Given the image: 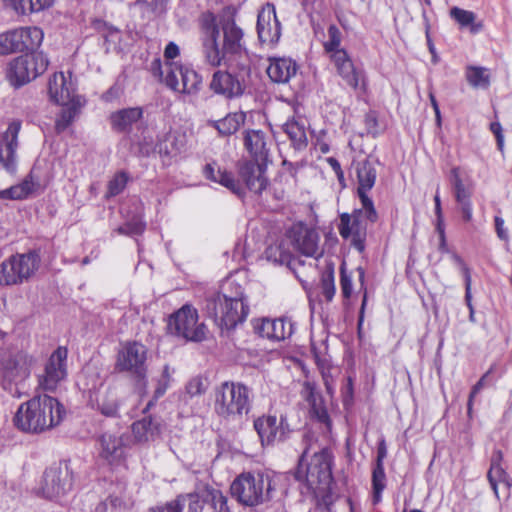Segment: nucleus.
<instances>
[{
  "label": "nucleus",
  "mask_w": 512,
  "mask_h": 512,
  "mask_svg": "<svg viewBox=\"0 0 512 512\" xmlns=\"http://www.w3.org/2000/svg\"><path fill=\"white\" fill-rule=\"evenodd\" d=\"M199 40L204 62L211 67H230L237 59L246 56L244 32L234 18L217 20L212 12L199 17Z\"/></svg>",
  "instance_id": "obj_1"
},
{
  "label": "nucleus",
  "mask_w": 512,
  "mask_h": 512,
  "mask_svg": "<svg viewBox=\"0 0 512 512\" xmlns=\"http://www.w3.org/2000/svg\"><path fill=\"white\" fill-rule=\"evenodd\" d=\"M287 488V476L273 470L239 474L230 486L231 495L243 506L256 507L273 500Z\"/></svg>",
  "instance_id": "obj_2"
},
{
  "label": "nucleus",
  "mask_w": 512,
  "mask_h": 512,
  "mask_svg": "<svg viewBox=\"0 0 512 512\" xmlns=\"http://www.w3.org/2000/svg\"><path fill=\"white\" fill-rule=\"evenodd\" d=\"M64 415L65 409L56 398L36 395L19 406L14 424L21 431L38 434L59 425Z\"/></svg>",
  "instance_id": "obj_3"
},
{
  "label": "nucleus",
  "mask_w": 512,
  "mask_h": 512,
  "mask_svg": "<svg viewBox=\"0 0 512 512\" xmlns=\"http://www.w3.org/2000/svg\"><path fill=\"white\" fill-rule=\"evenodd\" d=\"M206 310L216 323L226 329L243 322L249 313L242 287L230 280L223 284L222 292L207 299Z\"/></svg>",
  "instance_id": "obj_4"
},
{
  "label": "nucleus",
  "mask_w": 512,
  "mask_h": 512,
  "mask_svg": "<svg viewBox=\"0 0 512 512\" xmlns=\"http://www.w3.org/2000/svg\"><path fill=\"white\" fill-rule=\"evenodd\" d=\"M341 32L335 25L328 28V40L324 42V49L330 54L338 75L347 86L355 91L365 93L367 78L363 68L354 64L346 50L340 48Z\"/></svg>",
  "instance_id": "obj_5"
},
{
  "label": "nucleus",
  "mask_w": 512,
  "mask_h": 512,
  "mask_svg": "<svg viewBox=\"0 0 512 512\" xmlns=\"http://www.w3.org/2000/svg\"><path fill=\"white\" fill-rule=\"evenodd\" d=\"M332 454L327 448L310 455V448H306L299 461L295 478L304 482L309 489L325 490L332 481Z\"/></svg>",
  "instance_id": "obj_6"
},
{
  "label": "nucleus",
  "mask_w": 512,
  "mask_h": 512,
  "mask_svg": "<svg viewBox=\"0 0 512 512\" xmlns=\"http://www.w3.org/2000/svg\"><path fill=\"white\" fill-rule=\"evenodd\" d=\"M251 409L249 388L240 383L225 381L215 389L214 411L222 419L237 420Z\"/></svg>",
  "instance_id": "obj_7"
},
{
  "label": "nucleus",
  "mask_w": 512,
  "mask_h": 512,
  "mask_svg": "<svg viewBox=\"0 0 512 512\" xmlns=\"http://www.w3.org/2000/svg\"><path fill=\"white\" fill-rule=\"evenodd\" d=\"M147 356V347L138 341L123 343L116 355L115 369L134 377L140 394L147 389Z\"/></svg>",
  "instance_id": "obj_8"
},
{
  "label": "nucleus",
  "mask_w": 512,
  "mask_h": 512,
  "mask_svg": "<svg viewBox=\"0 0 512 512\" xmlns=\"http://www.w3.org/2000/svg\"><path fill=\"white\" fill-rule=\"evenodd\" d=\"M368 206L361 204L352 213H342L339 216L338 232L340 236L350 242L359 252L365 250L367 230L369 224H374L378 220V213L374 208V215L370 214Z\"/></svg>",
  "instance_id": "obj_9"
},
{
  "label": "nucleus",
  "mask_w": 512,
  "mask_h": 512,
  "mask_svg": "<svg viewBox=\"0 0 512 512\" xmlns=\"http://www.w3.org/2000/svg\"><path fill=\"white\" fill-rule=\"evenodd\" d=\"M39 264L40 257L34 251L9 257L0 264V285L22 284L34 275Z\"/></svg>",
  "instance_id": "obj_10"
},
{
  "label": "nucleus",
  "mask_w": 512,
  "mask_h": 512,
  "mask_svg": "<svg viewBox=\"0 0 512 512\" xmlns=\"http://www.w3.org/2000/svg\"><path fill=\"white\" fill-rule=\"evenodd\" d=\"M48 66L49 59L43 52L27 53L10 62L8 78L12 85L19 87L43 74Z\"/></svg>",
  "instance_id": "obj_11"
},
{
  "label": "nucleus",
  "mask_w": 512,
  "mask_h": 512,
  "mask_svg": "<svg viewBox=\"0 0 512 512\" xmlns=\"http://www.w3.org/2000/svg\"><path fill=\"white\" fill-rule=\"evenodd\" d=\"M171 334L187 341L200 342L206 337V327L198 322V312L190 304L183 305L168 320Z\"/></svg>",
  "instance_id": "obj_12"
},
{
  "label": "nucleus",
  "mask_w": 512,
  "mask_h": 512,
  "mask_svg": "<svg viewBox=\"0 0 512 512\" xmlns=\"http://www.w3.org/2000/svg\"><path fill=\"white\" fill-rule=\"evenodd\" d=\"M33 357L23 351H11L0 357V381L5 389L25 381L31 373Z\"/></svg>",
  "instance_id": "obj_13"
},
{
  "label": "nucleus",
  "mask_w": 512,
  "mask_h": 512,
  "mask_svg": "<svg viewBox=\"0 0 512 512\" xmlns=\"http://www.w3.org/2000/svg\"><path fill=\"white\" fill-rule=\"evenodd\" d=\"M73 473L67 462H59L46 469L40 490L47 499L65 495L72 487Z\"/></svg>",
  "instance_id": "obj_14"
},
{
  "label": "nucleus",
  "mask_w": 512,
  "mask_h": 512,
  "mask_svg": "<svg viewBox=\"0 0 512 512\" xmlns=\"http://www.w3.org/2000/svg\"><path fill=\"white\" fill-rule=\"evenodd\" d=\"M287 239L294 250L301 255L315 259L323 255L318 232L303 223L293 224L287 231Z\"/></svg>",
  "instance_id": "obj_15"
},
{
  "label": "nucleus",
  "mask_w": 512,
  "mask_h": 512,
  "mask_svg": "<svg viewBox=\"0 0 512 512\" xmlns=\"http://www.w3.org/2000/svg\"><path fill=\"white\" fill-rule=\"evenodd\" d=\"M67 355L65 347H58L48 358L43 374L39 375V386L46 391H54L67 376Z\"/></svg>",
  "instance_id": "obj_16"
},
{
  "label": "nucleus",
  "mask_w": 512,
  "mask_h": 512,
  "mask_svg": "<svg viewBox=\"0 0 512 512\" xmlns=\"http://www.w3.org/2000/svg\"><path fill=\"white\" fill-rule=\"evenodd\" d=\"M254 428L263 446L283 441L289 433V424L283 416L279 420L272 415L258 417L254 420Z\"/></svg>",
  "instance_id": "obj_17"
},
{
  "label": "nucleus",
  "mask_w": 512,
  "mask_h": 512,
  "mask_svg": "<svg viewBox=\"0 0 512 512\" xmlns=\"http://www.w3.org/2000/svg\"><path fill=\"white\" fill-rule=\"evenodd\" d=\"M258 38L263 44L274 45L281 37V24L277 18L275 6L266 3L257 16Z\"/></svg>",
  "instance_id": "obj_18"
},
{
  "label": "nucleus",
  "mask_w": 512,
  "mask_h": 512,
  "mask_svg": "<svg viewBox=\"0 0 512 512\" xmlns=\"http://www.w3.org/2000/svg\"><path fill=\"white\" fill-rule=\"evenodd\" d=\"M227 68L226 71L218 70L213 74L210 89L216 94L232 99L243 94L244 79L239 73L232 71V65Z\"/></svg>",
  "instance_id": "obj_19"
},
{
  "label": "nucleus",
  "mask_w": 512,
  "mask_h": 512,
  "mask_svg": "<svg viewBox=\"0 0 512 512\" xmlns=\"http://www.w3.org/2000/svg\"><path fill=\"white\" fill-rule=\"evenodd\" d=\"M49 98L55 104L69 103L74 99H83L76 93V82L68 72L54 73L48 81Z\"/></svg>",
  "instance_id": "obj_20"
},
{
  "label": "nucleus",
  "mask_w": 512,
  "mask_h": 512,
  "mask_svg": "<svg viewBox=\"0 0 512 512\" xmlns=\"http://www.w3.org/2000/svg\"><path fill=\"white\" fill-rule=\"evenodd\" d=\"M355 170L357 174L358 188L357 194L361 204L368 206L369 212L374 215V202L368 196L376 181L377 171L373 162L368 159L359 161L355 164Z\"/></svg>",
  "instance_id": "obj_21"
},
{
  "label": "nucleus",
  "mask_w": 512,
  "mask_h": 512,
  "mask_svg": "<svg viewBox=\"0 0 512 512\" xmlns=\"http://www.w3.org/2000/svg\"><path fill=\"white\" fill-rule=\"evenodd\" d=\"M21 130L20 121H12L2 135L4 149H0V163L10 174L17 170L16 150L18 148V135Z\"/></svg>",
  "instance_id": "obj_22"
},
{
  "label": "nucleus",
  "mask_w": 512,
  "mask_h": 512,
  "mask_svg": "<svg viewBox=\"0 0 512 512\" xmlns=\"http://www.w3.org/2000/svg\"><path fill=\"white\" fill-rule=\"evenodd\" d=\"M255 332L271 341H283L294 332V324L288 319H258L254 322Z\"/></svg>",
  "instance_id": "obj_23"
},
{
  "label": "nucleus",
  "mask_w": 512,
  "mask_h": 512,
  "mask_svg": "<svg viewBox=\"0 0 512 512\" xmlns=\"http://www.w3.org/2000/svg\"><path fill=\"white\" fill-rule=\"evenodd\" d=\"M238 173L251 192L261 194L266 189L268 180L265 176V167L257 160L241 163Z\"/></svg>",
  "instance_id": "obj_24"
},
{
  "label": "nucleus",
  "mask_w": 512,
  "mask_h": 512,
  "mask_svg": "<svg viewBox=\"0 0 512 512\" xmlns=\"http://www.w3.org/2000/svg\"><path fill=\"white\" fill-rule=\"evenodd\" d=\"M203 174L206 179L222 185L237 196L244 195V189L240 182L234 178L231 172L221 169L216 162L206 164Z\"/></svg>",
  "instance_id": "obj_25"
},
{
  "label": "nucleus",
  "mask_w": 512,
  "mask_h": 512,
  "mask_svg": "<svg viewBox=\"0 0 512 512\" xmlns=\"http://www.w3.org/2000/svg\"><path fill=\"white\" fill-rule=\"evenodd\" d=\"M301 396L308 402L311 413L317 418V420L326 424L327 427H330L331 423L327 409L323 405L322 397L317 391L315 383L305 381L302 384Z\"/></svg>",
  "instance_id": "obj_26"
},
{
  "label": "nucleus",
  "mask_w": 512,
  "mask_h": 512,
  "mask_svg": "<svg viewBox=\"0 0 512 512\" xmlns=\"http://www.w3.org/2000/svg\"><path fill=\"white\" fill-rule=\"evenodd\" d=\"M99 455L109 464L119 462L124 455L122 438L113 434L104 433L99 438Z\"/></svg>",
  "instance_id": "obj_27"
},
{
  "label": "nucleus",
  "mask_w": 512,
  "mask_h": 512,
  "mask_svg": "<svg viewBox=\"0 0 512 512\" xmlns=\"http://www.w3.org/2000/svg\"><path fill=\"white\" fill-rule=\"evenodd\" d=\"M297 72V65L291 58H272L267 68L269 78L275 83H287Z\"/></svg>",
  "instance_id": "obj_28"
},
{
  "label": "nucleus",
  "mask_w": 512,
  "mask_h": 512,
  "mask_svg": "<svg viewBox=\"0 0 512 512\" xmlns=\"http://www.w3.org/2000/svg\"><path fill=\"white\" fill-rule=\"evenodd\" d=\"M143 116L140 107H130L118 110L110 115V123L113 130L117 132H129L133 124Z\"/></svg>",
  "instance_id": "obj_29"
},
{
  "label": "nucleus",
  "mask_w": 512,
  "mask_h": 512,
  "mask_svg": "<svg viewBox=\"0 0 512 512\" xmlns=\"http://www.w3.org/2000/svg\"><path fill=\"white\" fill-rule=\"evenodd\" d=\"M14 33L19 47V52L38 48L44 38L42 29L35 26L14 29Z\"/></svg>",
  "instance_id": "obj_30"
},
{
  "label": "nucleus",
  "mask_w": 512,
  "mask_h": 512,
  "mask_svg": "<svg viewBox=\"0 0 512 512\" xmlns=\"http://www.w3.org/2000/svg\"><path fill=\"white\" fill-rule=\"evenodd\" d=\"M182 67L183 65L178 63H167L164 64V69H162L161 61L159 59L155 60L152 65L154 74H159L162 82L171 90L177 92H179L181 87L179 70L182 69Z\"/></svg>",
  "instance_id": "obj_31"
},
{
  "label": "nucleus",
  "mask_w": 512,
  "mask_h": 512,
  "mask_svg": "<svg viewBox=\"0 0 512 512\" xmlns=\"http://www.w3.org/2000/svg\"><path fill=\"white\" fill-rule=\"evenodd\" d=\"M244 144L250 154L257 160H265L268 148L265 133L261 130H249L244 137Z\"/></svg>",
  "instance_id": "obj_32"
},
{
  "label": "nucleus",
  "mask_w": 512,
  "mask_h": 512,
  "mask_svg": "<svg viewBox=\"0 0 512 512\" xmlns=\"http://www.w3.org/2000/svg\"><path fill=\"white\" fill-rule=\"evenodd\" d=\"M501 452H497L496 458L492 460L491 467L488 471V480L491 485V488L494 491L495 496L499 499V491L498 486L503 485L506 495H509V490L511 487V482L508 474L504 470V468L500 464Z\"/></svg>",
  "instance_id": "obj_33"
},
{
  "label": "nucleus",
  "mask_w": 512,
  "mask_h": 512,
  "mask_svg": "<svg viewBox=\"0 0 512 512\" xmlns=\"http://www.w3.org/2000/svg\"><path fill=\"white\" fill-rule=\"evenodd\" d=\"M246 115L244 112L227 114L220 120L209 121V125L215 128L223 136L232 135L244 124Z\"/></svg>",
  "instance_id": "obj_34"
},
{
  "label": "nucleus",
  "mask_w": 512,
  "mask_h": 512,
  "mask_svg": "<svg viewBox=\"0 0 512 512\" xmlns=\"http://www.w3.org/2000/svg\"><path fill=\"white\" fill-rule=\"evenodd\" d=\"M132 434L138 443L153 441L159 435V426L150 417H145L132 424Z\"/></svg>",
  "instance_id": "obj_35"
},
{
  "label": "nucleus",
  "mask_w": 512,
  "mask_h": 512,
  "mask_svg": "<svg viewBox=\"0 0 512 512\" xmlns=\"http://www.w3.org/2000/svg\"><path fill=\"white\" fill-rule=\"evenodd\" d=\"M59 105L63 108L56 118L55 129L58 133H61L66 130L74 121L75 117L80 112L81 107L84 105V100L74 99L69 103H63Z\"/></svg>",
  "instance_id": "obj_36"
},
{
  "label": "nucleus",
  "mask_w": 512,
  "mask_h": 512,
  "mask_svg": "<svg viewBox=\"0 0 512 512\" xmlns=\"http://www.w3.org/2000/svg\"><path fill=\"white\" fill-rule=\"evenodd\" d=\"M179 75L181 79L179 92L189 96L197 95L202 87V77L188 66H183L179 70Z\"/></svg>",
  "instance_id": "obj_37"
},
{
  "label": "nucleus",
  "mask_w": 512,
  "mask_h": 512,
  "mask_svg": "<svg viewBox=\"0 0 512 512\" xmlns=\"http://www.w3.org/2000/svg\"><path fill=\"white\" fill-rule=\"evenodd\" d=\"M465 78L474 89H488L491 82L490 70L486 67L468 65L465 68Z\"/></svg>",
  "instance_id": "obj_38"
},
{
  "label": "nucleus",
  "mask_w": 512,
  "mask_h": 512,
  "mask_svg": "<svg viewBox=\"0 0 512 512\" xmlns=\"http://www.w3.org/2000/svg\"><path fill=\"white\" fill-rule=\"evenodd\" d=\"M283 129L296 149L300 150L306 147L307 135L303 121L300 122L295 119L288 120L284 124Z\"/></svg>",
  "instance_id": "obj_39"
},
{
  "label": "nucleus",
  "mask_w": 512,
  "mask_h": 512,
  "mask_svg": "<svg viewBox=\"0 0 512 512\" xmlns=\"http://www.w3.org/2000/svg\"><path fill=\"white\" fill-rule=\"evenodd\" d=\"M96 408L106 417H116L119 410L118 397L113 390L100 393L96 399Z\"/></svg>",
  "instance_id": "obj_40"
},
{
  "label": "nucleus",
  "mask_w": 512,
  "mask_h": 512,
  "mask_svg": "<svg viewBox=\"0 0 512 512\" xmlns=\"http://www.w3.org/2000/svg\"><path fill=\"white\" fill-rule=\"evenodd\" d=\"M450 16L454 19L461 27H470V32L476 34L483 29L482 22H475L476 15L474 12L464 10L459 7H453L450 10Z\"/></svg>",
  "instance_id": "obj_41"
},
{
  "label": "nucleus",
  "mask_w": 512,
  "mask_h": 512,
  "mask_svg": "<svg viewBox=\"0 0 512 512\" xmlns=\"http://www.w3.org/2000/svg\"><path fill=\"white\" fill-rule=\"evenodd\" d=\"M35 188L32 177L29 176L20 184L11 186L8 189L0 190V199L21 200L30 195Z\"/></svg>",
  "instance_id": "obj_42"
},
{
  "label": "nucleus",
  "mask_w": 512,
  "mask_h": 512,
  "mask_svg": "<svg viewBox=\"0 0 512 512\" xmlns=\"http://www.w3.org/2000/svg\"><path fill=\"white\" fill-rule=\"evenodd\" d=\"M167 0H136L135 7H138L143 16L148 18L156 17L166 12Z\"/></svg>",
  "instance_id": "obj_43"
},
{
  "label": "nucleus",
  "mask_w": 512,
  "mask_h": 512,
  "mask_svg": "<svg viewBox=\"0 0 512 512\" xmlns=\"http://www.w3.org/2000/svg\"><path fill=\"white\" fill-rule=\"evenodd\" d=\"M206 501L213 509V512H231L227 496L218 489L208 490Z\"/></svg>",
  "instance_id": "obj_44"
},
{
  "label": "nucleus",
  "mask_w": 512,
  "mask_h": 512,
  "mask_svg": "<svg viewBox=\"0 0 512 512\" xmlns=\"http://www.w3.org/2000/svg\"><path fill=\"white\" fill-rule=\"evenodd\" d=\"M385 471L383 463H376L372 473V485H373V503L377 504L381 500V494L385 488Z\"/></svg>",
  "instance_id": "obj_45"
},
{
  "label": "nucleus",
  "mask_w": 512,
  "mask_h": 512,
  "mask_svg": "<svg viewBox=\"0 0 512 512\" xmlns=\"http://www.w3.org/2000/svg\"><path fill=\"white\" fill-rule=\"evenodd\" d=\"M128 175L124 171L116 173L108 183L107 197H114L120 194L126 187Z\"/></svg>",
  "instance_id": "obj_46"
},
{
  "label": "nucleus",
  "mask_w": 512,
  "mask_h": 512,
  "mask_svg": "<svg viewBox=\"0 0 512 512\" xmlns=\"http://www.w3.org/2000/svg\"><path fill=\"white\" fill-rule=\"evenodd\" d=\"M335 292L334 271L333 269H328L321 277V293L327 301H331Z\"/></svg>",
  "instance_id": "obj_47"
},
{
  "label": "nucleus",
  "mask_w": 512,
  "mask_h": 512,
  "mask_svg": "<svg viewBox=\"0 0 512 512\" xmlns=\"http://www.w3.org/2000/svg\"><path fill=\"white\" fill-rule=\"evenodd\" d=\"M19 51L14 30L0 34V55H7Z\"/></svg>",
  "instance_id": "obj_48"
},
{
  "label": "nucleus",
  "mask_w": 512,
  "mask_h": 512,
  "mask_svg": "<svg viewBox=\"0 0 512 512\" xmlns=\"http://www.w3.org/2000/svg\"><path fill=\"white\" fill-rule=\"evenodd\" d=\"M146 224L141 217L134 218L132 221L119 227L117 231L124 235H139L145 230Z\"/></svg>",
  "instance_id": "obj_49"
},
{
  "label": "nucleus",
  "mask_w": 512,
  "mask_h": 512,
  "mask_svg": "<svg viewBox=\"0 0 512 512\" xmlns=\"http://www.w3.org/2000/svg\"><path fill=\"white\" fill-rule=\"evenodd\" d=\"M340 274L341 293L344 298L349 299L352 295V277L347 273L344 264L340 268Z\"/></svg>",
  "instance_id": "obj_50"
},
{
  "label": "nucleus",
  "mask_w": 512,
  "mask_h": 512,
  "mask_svg": "<svg viewBox=\"0 0 512 512\" xmlns=\"http://www.w3.org/2000/svg\"><path fill=\"white\" fill-rule=\"evenodd\" d=\"M206 390L205 383L201 377L192 378L186 385V393L190 397H195L203 394Z\"/></svg>",
  "instance_id": "obj_51"
},
{
  "label": "nucleus",
  "mask_w": 512,
  "mask_h": 512,
  "mask_svg": "<svg viewBox=\"0 0 512 512\" xmlns=\"http://www.w3.org/2000/svg\"><path fill=\"white\" fill-rule=\"evenodd\" d=\"M55 0H28V7L25 14L39 12L53 5Z\"/></svg>",
  "instance_id": "obj_52"
},
{
  "label": "nucleus",
  "mask_w": 512,
  "mask_h": 512,
  "mask_svg": "<svg viewBox=\"0 0 512 512\" xmlns=\"http://www.w3.org/2000/svg\"><path fill=\"white\" fill-rule=\"evenodd\" d=\"M434 202H435V214L437 217V230L441 234L442 237V247L445 246L444 242V229H443V215H442V208H441V200L439 193L437 192L434 196Z\"/></svg>",
  "instance_id": "obj_53"
},
{
  "label": "nucleus",
  "mask_w": 512,
  "mask_h": 512,
  "mask_svg": "<svg viewBox=\"0 0 512 512\" xmlns=\"http://www.w3.org/2000/svg\"><path fill=\"white\" fill-rule=\"evenodd\" d=\"M471 277L467 275L466 277V287H465V302L469 309V320L472 323L476 322L475 319V310L472 304V294H471Z\"/></svg>",
  "instance_id": "obj_54"
},
{
  "label": "nucleus",
  "mask_w": 512,
  "mask_h": 512,
  "mask_svg": "<svg viewBox=\"0 0 512 512\" xmlns=\"http://www.w3.org/2000/svg\"><path fill=\"white\" fill-rule=\"evenodd\" d=\"M180 54V49L178 45L174 42H169L164 50V58L165 64L167 63H176L174 59L178 57Z\"/></svg>",
  "instance_id": "obj_55"
},
{
  "label": "nucleus",
  "mask_w": 512,
  "mask_h": 512,
  "mask_svg": "<svg viewBox=\"0 0 512 512\" xmlns=\"http://www.w3.org/2000/svg\"><path fill=\"white\" fill-rule=\"evenodd\" d=\"M457 202H463L470 199V192L465 188L463 181H457L453 186Z\"/></svg>",
  "instance_id": "obj_56"
},
{
  "label": "nucleus",
  "mask_w": 512,
  "mask_h": 512,
  "mask_svg": "<svg viewBox=\"0 0 512 512\" xmlns=\"http://www.w3.org/2000/svg\"><path fill=\"white\" fill-rule=\"evenodd\" d=\"M494 223H495V230H496L497 236L501 240L507 241L509 239V235H508L507 229L505 228V221H504V219L502 217H500V216H495L494 217Z\"/></svg>",
  "instance_id": "obj_57"
},
{
  "label": "nucleus",
  "mask_w": 512,
  "mask_h": 512,
  "mask_svg": "<svg viewBox=\"0 0 512 512\" xmlns=\"http://www.w3.org/2000/svg\"><path fill=\"white\" fill-rule=\"evenodd\" d=\"M484 379H485V375L471 389V392H470V395H469V399H468V403H467L468 414H470L471 411H472L474 398L476 397V395L484 387Z\"/></svg>",
  "instance_id": "obj_58"
},
{
  "label": "nucleus",
  "mask_w": 512,
  "mask_h": 512,
  "mask_svg": "<svg viewBox=\"0 0 512 512\" xmlns=\"http://www.w3.org/2000/svg\"><path fill=\"white\" fill-rule=\"evenodd\" d=\"M490 130L496 137L498 148L502 150L504 146V136L501 124L499 122H492L490 124Z\"/></svg>",
  "instance_id": "obj_59"
},
{
  "label": "nucleus",
  "mask_w": 512,
  "mask_h": 512,
  "mask_svg": "<svg viewBox=\"0 0 512 512\" xmlns=\"http://www.w3.org/2000/svg\"><path fill=\"white\" fill-rule=\"evenodd\" d=\"M6 5L12 7L17 13L25 14L28 6V0H3Z\"/></svg>",
  "instance_id": "obj_60"
},
{
  "label": "nucleus",
  "mask_w": 512,
  "mask_h": 512,
  "mask_svg": "<svg viewBox=\"0 0 512 512\" xmlns=\"http://www.w3.org/2000/svg\"><path fill=\"white\" fill-rule=\"evenodd\" d=\"M460 205L461 213L463 216V219L466 222H469L472 220L473 215V209H472V203L471 200L463 201V202H457Z\"/></svg>",
  "instance_id": "obj_61"
},
{
  "label": "nucleus",
  "mask_w": 512,
  "mask_h": 512,
  "mask_svg": "<svg viewBox=\"0 0 512 512\" xmlns=\"http://www.w3.org/2000/svg\"><path fill=\"white\" fill-rule=\"evenodd\" d=\"M121 94V89L117 85H113L110 87L105 93L102 94V100L106 102L113 101L114 99H117Z\"/></svg>",
  "instance_id": "obj_62"
},
{
  "label": "nucleus",
  "mask_w": 512,
  "mask_h": 512,
  "mask_svg": "<svg viewBox=\"0 0 512 512\" xmlns=\"http://www.w3.org/2000/svg\"><path fill=\"white\" fill-rule=\"evenodd\" d=\"M327 162L330 165V167L334 170V172L336 173L338 179L340 181L343 180L344 174H343V171L341 169V165L338 162V160L333 158V157H329V158H327Z\"/></svg>",
  "instance_id": "obj_63"
},
{
  "label": "nucleus",
  "mask_w": 512,
  "mask_h": 512,
  "mask_svg": "<svg viewBox=\"0 0 512 512\" xmlns=\"http://www.w3.org/2000/svg\"><path fill=\"white\" fill-rule=\"evenodd\" d=\"M168 386H169V382L168 381L159 379L157 387H156L155 392H154V399L157 400L160 397H162L165 394Z\"/></svg>",
  "instance_id": "obj_64"
}]
</instances>
